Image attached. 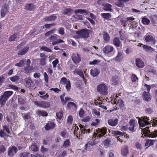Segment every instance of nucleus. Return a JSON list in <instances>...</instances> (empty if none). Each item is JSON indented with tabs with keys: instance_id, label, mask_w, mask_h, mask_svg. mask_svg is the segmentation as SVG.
Listing matches in <instances>:
<instances>
[{
	"instance_id": "3",
	"label": "nucleus",
	"mask_w": 157,
	"mask_h": 157,
	"mask_svg": "<svg viewBox=\"0 0 157 157\" xmlns=\"http://www.w3.org/2000/svg\"><path fill=\"white\" fill-rule=\"evenodd\" d=\"M90 30L88 29H82L80 30L77 31L76 34L80 36L82 38H86L90 37Z\"/></svg>"
},
{
	"instance_id": "26",
	"label": "nucleus",
	"mask_w": 157,
	"mask_h": 157,
	"mask_svg": "<svg viewBox=\"0 0 157 157\" xmlns=\"http://www.w3.org/2000/svg\"><path fill=\"white\" fill-rule=\"evenodd\" d=\"M57 18V17L55 15H52L49 16H46L44 19L43 20L45 21H52L55 20Z\"/></svg>"
},
{
	"instance_id": "25",
	"label": "nucleus",
	"mask_w": 157,
	"mask_h": 157,
	"mask_svg": "<svg viewBox=\"0 0 157 157\" xmlns=\"http://www.w3.org/2000/svg\"><path fill=\"white\" fill-rule=\"evenodd\" d=\"M73 12V10L71 8L64 9L62 12V13L64 15L67 14L68 15H71Z\"/></svg>"
},
{
	"instance_id": "21",
	"label": "nucleus",
	"mask_w": 157,
	"mask_h": 157,
	"mask_svg": "<svg viewBox=\"0 0 157 157\" xmlns=\"http://www.w3.org/2000/svg\"><path fill=\"white\" fill-rule=\"evenodd\" d=\"M143 97L144 100L147 101H149L151 100V95L148 92H144Z\"/></svg>"
},
{
	"instance_id": "56",
	"label": "nucleus",
	"mask_w": 157,
	"mask_h": 157,
	"mask_svg": "<svg viewBox=\"0 0 157 157\" xmlns=\"http://www.w3.org/2000/svg\"><path fill=\"white\" fill-rule=\"evenodd\" d=\"M67 81H68L66 78L63 77L60 81V83L63 84L65 85L67 82Z\"/></svg>"
},
{
	"instance_id": "43",
	"label": "nucleus",
	"mask_w": 157,
	"mask_h": 157,
	"mask_svg": "<svg viewBox=\"0 0 157 157\" xmlns=\"http://www.w3.org/2000/svg\"><path fill=\"white\" fill-rule=\"evenodd\" d=\"M70 140L67 139L64 142L62 146L65 148H67L70 145Z\"/></svg>"
},
{
	"instance_id": "16",
	"label": "nucleus",
	"mask_w": 157,
	"mask_h": 157,
	"mask_svg": "<svg viewBox=\"0 0 157 157\" xmlns=\"http://www.w3.org/2000/svg\"><path fill=\"white\" fill-rule=\"evenodd\" d=\"M135 63L136 66L139 68H141L144 66V62L140 58L136 59Z\"/></svg>"
},
{
	"instance_id": "9",
	"label": "nucleus",
	"mask_w": 157,
	"mask_h": 157,
	"mask_svg": "<svg viewBox=\"0 0 157 157\" xmlns=\"http://www.w3.org/2000/svg\"><path fill=\"white\" fill-rule=\"evenodd\" d=\"M49 40L51 42H52V45H55L59 43H64L63 40L60 39H57L56 36L53 35L51 36L49 38Z\"/></svg>"
},
{
	"instance_id": "53",
	"label": "nucleus",
	"mask_w": 157,
	"mask_h": 157,
	"mask_svg": "<svg viewBox=\"0 0 157 157\" xmlns=\"http://www.w3.org/2000/svg\"><path fill=\"white\" fill-rule=\"evenodd\" d=\"M110 141L109 139H107L104 141V145L105 147H108L110 144Z\"/></svg>"
},
{
	"instance_id": "57",
	"label": "nucleus",
	"mask_w": 157,
	"mask_h": 157,
	"mask_svg": "<svg viewBox=\"0 0 157 157\" xmlns=\"http://www.w3.org/2000/svg\"><path fill=\"white\" fill-rule=\"evenodd\" d=\"M24 63L23 60H21L19 63H16L15 65L19 67H22L24 65Z\"/></svg>"
},
{
	"instance_id": "41",
	"label": "nucleus",
	"mask_w": 157,
	"mask_h": 157,
	"mask_svg": "<svg viewBox=\"0 0 157 157\" xmlns=\"http://www.w3.org/2000/svg\"><path fill=\"white\" fill-rule=\"evenodd\" d=\"M17 34H14L11 35L9 38L8 40L9 41H15L17 37Z\"/></svg>"
},
{
	"instance_id": "36",
	"label": "nucleus",
	"mask_w": 157,
	"mask_h": 157,
	"mask_svg": "<svg viewBox=\"0 0 157 157\" xmlns=\"http://www.w3.org/2000/svg\"><path fill=\"white\" fill-rule=\"evenodd\" d=\"M101 16L104 19L109 20L111 18V15L109 13H102L101 14Z\"/></svg>"
},
{
	"instance_id": "54",
	"label": "nucleus",
	"mask_w": 157,
	"mask_h": 157,
	"mask_svg": "<svg viewBox=\"0 0 157 157\" xmlns=\"http://www.w3.org/2000/svg\"><path fill=\"white\" fill-rule=\"evenodd\" d=\"M131 79L132 82H135L138 79L137 77L134 74H132L131 76Z\"/></svg>"
},
{
	"instance_id": "50",
	"label": "nucleus",
	"mask_w": 157,
	"mask_h": 157,
	"mask_svg": "<svg viewBox=\"0 0 157 157\" xmlns=\"http://www.w3.org/2000/svg\"><path fill=\"white\" fill-rule=\"evenodd\" d=\"M66 88L67 91H70L71 89V85L70 81L68 80L66 84Z\"/></svg>"
},
{
	"instance_id": "29",
	"label": "nucleus",
	"mask_w": 157,
	"mask_h": 157,
	"mask_svg": "<svg viewBox=\"0 0 157 157\" xmlns=\"http://www.w3.org/2000/svg\"><path fill=\"white\" fill-rule=\"evenodd\" d=\"M102 5L104 6L103 8L104 10L107 11H112V10L111 8L112 6L110 4L106 3Z\"/></svg>"
},
{
	"instance_id": "20",
	"label": "nucleus",
	"mask_w": 157,
	"mask_h": 157,
	"mask_svg": "<svg viewBox=\"0 0 157 157\" xmlns=\"http://www.w3.org/2000/svg\"><path fill=\"white\" fill-rule=\"evenodd\" d=\"M122 155L126 157L127 156L128 153V147L127 146H123L121 151Z\"/></svg>"
},
{
	"instance_id": "46",
	"label": "nucleus",
	"mask_w": 157,
	"mask_h": 157,
	"mask_svg": "<svg viewBox=\"0 0 157 157\" xmlns=\"http://www.w3.org/2000/svg\"><path fill=\"white\" fill-rule=\"evenodd\" d=\"M44 78L45 82H46L45 84H46V83L47 84L46 85V86L48 87V83L49 77L47 74L46 72H45L44 73Z\"/></svg>"
},
{
	"instance_id": "28",
	"label": "nucleus",
	"mask_w": 157,
	"mask_h": 157,
	"mask_svg": "<svg viewBox=\"0 0 157 157\" xmlns=\"http://www.w3.org/2000/svg\"><path fill=\"white\" fill-rule=\"evenodd\" d=\"M155 143V140H146L145 146L146 147V149L148 148L150 146L152 145Z\"/></svg>"
},
{
	"instance_id": "61",
	"label": "nucleus",
	"mask_w": 157,
	"mask_h": 157,
	"mask_svg": "<svg viewBox=\"0 0 157 157\" xmlns=\"http://www.w3.org/2000/svg\"><path fill=\"white\" fill-rule=\"evenodd\" d=\"M41 49L42 50H44L47 52H52V50L47 47L42 46L41 47Z\"/></svg>"
},
{
	"instance_id": "5",
	"label": "nucleus",
	"mask_w": 157,
	"mask_h": 157,
	"mask_svg": "<svg viewBox=\"0 0 157 157\" xmlns=\"http://www.w3.org/2000/svg\"><path fill=\"white\" fill-rule=\"evenodd\" d=\"M129 126L128 128L129 130L132 132H135L138 127V124L135 120L131 119L129 122Z\"/></svg>"
},
{
	"instance_id": "42",
	"label": "nucleus",
	"mask_w": 157,
	"mask_h": 157,
	"mask_svg": "<svg viewBox=\"0 0 157 157\" xmlns=\"http://www.w3.org/2000/svg\"><path fill=\"white\" fill-rule=\"evenodd\" d=\"M117 105H119L120 108H123L124 107V105L123 101L122 99H120L119 100H118L117 101Z\"/></svg>"
},
{
	"instance_id": "35",
	"label": "nucleus",
	"mask_w": 157,
	"mask_h": 157,
	"mask_svg": "<svg viewBox=\"0 0 157 157\" xmlns=\"http://www.w3.org/2000/svg\"><path fill=\"white\" fill-rule=\"evenodd\" d=\"M67 107L68 108H70L71 107H74L75 109H76L77 108V105L74 102H69L67 105Z\"/></svg>"
},
{
	"instance_id": "51",
	"label": "nucleus",
	"mask_w": 157,
	"mask_h": 157,
	"mask_svg": "<svg viewBox=\"0 0 157 157\" xmlns=\"http://www.w3.org/2000/svg\"><path fill=\"white\" fill-rule=\"evenodd\" d=\"M22 116L24 119L26 120V119H29L30 118V116L29 114L27 113V114L22 113Z\"/></svg>"
},
{
	"instance_id": "22",
	"label": "nucleus",
	"mask_w": 157,
	"mask_h": 157,
	"mask_svg": "<svg viewBox=\"0 0 157 157\" xmlns=\"http://www.w3.org/2000/svg\"><path fill=\"white\" fill-rule=\"evenodd\" d=\"M79 127L80 128V130L81 131V135H82L85 134L86 132V133H89L90 132V129H86L85 127L83 125H82L80 124V125H79Z\"/></svg>"
},
{
	"instance_id": "60",
	"label": "nucleus",
	"mask_w": 157,
	"mask_h": 157,
	"mask_svg": "<svg viewBox=\"0 0 157 157\" xmlns=\"http://www.w3.org/2000/svg\"><path fill=\"white\" fill-rule=\"evenodd\" d=\"M6 150V148L5 146L3 145H0V154L3 153Z\"/></svg>"
},
{
	"instance_id": "1",
	"label": "nucleus",
	"mask_w": 157,
	"mask_h": 157,
	"mask_svg": "<svg viewBox=\"0 0 157 157\" xmlns=\"http://www.w3.org/2000/svg\"><path fill=\"white\" fill-rule=\"evenodd\" d=\"M139 125L142 127H144L145 125H149L148 127H146V130L149 133L148 137L152 138L157 137V130H155L153 132H151L150 130L149 129L150 127H151V124L148 117L146 116L142 117L139 120Z\"/></svg>"
},
{
	"instance_id": "32",
	"label": "nucleus",
	"mask_w": 157,
	"mask_h": 157,
	"mask_svg": "<svg viewBox=\"0 0 157 157\" xmlns=\"http://www.w3.org/2000/svg\"><path fill=\"white\" fill-rule=\"evenodd\" d=\"M13 93V92L12 91H6L4 92L3 94L8 99Z\"/></svg>"
},
{
	"instance_id": "37",
	"label": "nucleus",
	"mask_w": 157,
	"mask_h": 157,
	"mask_svg": "<svg viewBox=\"0 0 157 157\" xmlns=\"http://www.w3.org/2000/svg\"><path fill=\"white\" fill-rule=\"evenodd\" d=\"M37 113L38 115L46 117L48 115L46 111H42L40 110H38L37 111Z\"/></svg>"
},
{
	"instance_id": "8",
	"label": "nucleus",
	"mask_w": 157,
	"mask_h": 157,
	"mask_svg": "<svg viewBox=\"0 0 157 157\" xmlns=\"http://www.w3.org/2000/svg\"><path fill=\"white\" fill-rule=\"evenodd\" d=\"M34 103V105L44 109L48 108L50 106V103L48 101H42L39 103L38 101H36Z\"/></svg>"
},
{
	"instance_id": "64",
	"label": "nucleus",
	"mask_w": 157,
	"mask_h": 157,
	"mask_svg": "<svg viewBox=\"0 0 157 157\" xmlns=\"http://www.w3.org/2000/svg\"><path fill=\"white\" fill-rule=\"evenodd\" d=\"M84 114V110L81 108L79 111V115L81 117H83Z\"/></svg>"
},
{
	"instance_id": "15",
	"label": "nucleus",
	"mask_w": 157,
	"mask_h": 157,
	"mask_svg": "<svg viewBox=\"0 0 157 157\" xmlns=\"http://www.w3.org/2000/svg\"><path fill=\"white\" fill-rule=\"evenodd\" d=\"M114 49V48L113 46L110 45H107L103 48V51L104 53L108 54L113 52Z\"/></svg>"
},
{
	"instance_id": "10",
	"label": "nucleus",
	"mask_w": 157,
	"mask_h": 157,
	"mask_svg": "<svg viewBox=\"0 0 157 157\" xmlns=\"http://www.w3.org/2000/svg\"><path fill=\"white\" fill-rule=\"evenodd\" d=\"M26 86L27 87L32 89H34L36 88L35 86V83L32 81L30 77H28L25 79Z\"/></svg>"
},
{
	"instance_id": "38",
	"label": "nucleus",
	"mask_w": 157,
	"mask_h": 157,
	"mask_svg": "<svg viewBox=\"0 0 157 157\" xmlns=\"http://www.w3.org/2000/svg\"><path fill=\"white\" fill-rule=\"evenodd\" d=\"M75 13H85L86 14H88V12L86 10L84 9H79L75 10Z\"/></svg>"
},
{
	"instance_id": "49",
	"label": "nucleus",
	"mask_w": 157,
	"mask_h": 157,
	"mask_svg": "<svg viewBox=\"0 0 157 157\" xmlns=\"http://www.w3.org/2000/svg\"><path fill=\"white\" fill-rule=\"evenodd\" d=\"M112 133L115 135H119L121 136H123L124 134V132L123 133L119 131H114L112 132Z\"/></svg>"
},
{
	"instance_id": "19",
	"label": "nucleus",
	"mask_w": 157,
	"mask_h": 157,
	"mask_svg": "<svg viewBox=\"0 0 157 157\" xmlns=\"http://www.w3.org/2000/svg\"><path fill=\"white\" fill-rule=\"evenodd\" d=\"M100 70L97 68H94L90 70V74L92 76L95 77L98 75Z\"/></svg>"
},
{
	"instance_id": "48",
	"label": "nucleus",
	"mask_w": 157,
	"mask_h": 157,
	"mask_svg": "<svg viewBox=\"0 0 157 157\" xmlns=\"http://www.w3.org/2000/svg\"><path fill=\"white\" fill-rule=\"evenodd\" d=\"M19 79V77L18 75H15L10 78V80L13 82H15L18 81Z\"/></svg>"
},
{
	"instance_id": "27",
	"label": "nucleus",
	"mask_w": 157,
	"mask_h": 157,
	"mask_svg": "<svg viewBox=\"0 0 157 157\" xmlns=\"http://www.w3.org/2000/svg\"><path fill=\"white\" fill-rule=\"evenodd\" d=\"M26 10L29 11H32L36 8V6L33 3H28L25 6Z\"/></svg>"
},
{
	"instance_id": "62",
	"label": "nucleus",
	"mask_w": 157,
	"mask_h": 157,
	"mask_svg": "<svg viewBox=\"0 0 157 157\" xmlns=\"http://www.w3.org/2000/svg\"><path fill=\"white\" fill-rule=\"evenodd\" d=\"M93 114H95L98 116L100 115V113L99 111H98L95 109H94L92 110Z\"/></svg>"
},
{
	"instance_id": "59",
	"label": "nucleus",
	"mask_w": 157,
	"mask_h": 157,
	"mask_svg": "<svg viewBox=\"0 0 157 157\" xmlns=\"http://www.w3.org/2000/svg\"><path fill=\"white\" fill-rule=\"evenodd\" d=\"M54 30V29H52L47 32L45 34V36L46 37L49 36L53 33Z\"/></svg>"
},
{
	"instance_id": "31",
	"label": "nucleus",
	"mask_w": 157,
	"mask_h": 157,
	"mask_svg": "<svg viewBox=\"0 0 157 157\" xmlns=\"http://www.w3.org/2000/svg\"><path fill=\"white\" fill-rule=\"evenodd\" d=\"M103 39L105 42H109L110 39V37L107 32L105 31L103 32Z\"/></svg>"
},
{
	"instance_id": "47",
	"label": "nucleus",
	"mask_w": 157,
	"mask_h": 157,
	"mask_svg": "<svg viewBox=\"0 0 157 157\" xmlns=\"http://www.w3.org/2000/svg\"><path fill=\"white\" fill-rule=\"evenodd\" d=\"M73 121L72 117L71 115H69L67 118V123L69 125H71L72 124Z\"/></svg>"
},
{
	"instance_id": "18",
	"label": "nucleus",
	"mask_w": 157,
	"mask_h": 157,
	"mask_svg": "<svg viewBox=\"0 0 157 157\" xmlns=\"http://www.w3.org/2000/svg\"><path fill=\"white\" fill-rule=\"evenodd\" d=\"M118 123V119L117 118L115 119L111 118L108 120V123L112 126H115L117 125Z\"/></svg>"
},
{
	"instance_id": "55",
	"label": "nucleus",
	"mask_w": 157,
	"mask_h": 157,
	"mask_svg": "<svg viewBox=\"0 0 157 157\" xmlns=\"http://www.w3.org/2000/svg\"><path fill=\"white\" fill-rule=\"evenodd\" d=\"M56 25L55 23L46 24L44 25V27L46 29L50 28L52 26H54Z\"/></svg>"
},
{
	"instance_id": "39",
	"label": "nucleus",
	"mask_w": 157,
	"mask_h": 157,
	"mask_svg": "<svg viewBox=\"0 0 157 157\" xmlns=\"http://www.w3.org/2000/svg\"><path fill=\"white\" fill-rule=\"evenodd\" d=\"M30 153L29 152H23L21 153L19 155L20 157H29Z\"/></svg>"
},
{
	"instance_id": "33",
	"label": "nucleus",
	"mask_w": 157,
	"mask_h": 157,
	"mask_svg": "<svg viewBox=\"0 0 157 157\" xmlns=\"http://www.w3.org/2000/svg\"><path fill=\"white\" fill-rule=\"evenodd\" d=\"M123 58L122 52H118L117 56L115 57V60L117 61H120Z\"/></svg>"
},
{
	"instance_id": "63",
	"label": "nucleus",
	"mask_w": 157,
	"mask_h": 157,
	"mask_svg": "<svg viewBox=\"0 0 157 157\" xmlns=\"http://www.w3.org/2000/svg\"><path fill=\"white\" fill-rule=\"evenodd\" d=\"M77 74L79 75L84 80L85 79L84 75L83 72L81 71H78L76 72Z\"/></svg>"
},
{
	"instance_id": "13",
	"label": "nucleus",
	"mask_w": 157,
	"mask_h": 157,
	"mask_svg": "<svg viewBox=\"0 0 157 157\" xmlns=\"http://www.w3.org/2000/svg\"><path fill=\"white\" fill-rule=\"evenodd\" d=\"M9 5L6 4L3 6L1 10L0 13L2 17H4L5 15L8 13L9 12Z\"/></svg>"
},
{
	"instance_id": "14",
	"label": "nucleus",
	"mask_w": 157,
	"mask_h": 157,
	"mask_svg": "<svg viewBox=\"0 0 157 157\" xmlns=\"http://www.w3.org/2000/svg\"><path fill=\"white\" fill-rule=\"evenodd\" d=\"M113 42V44L117 49H118L119 47L121 48L122 47V43L118 37H114Z\"/></svg>"
},
{
	"instance_id": "44",
	"label": "nucleus",
	"mask_w": 157,
	"mask_h": 157,
	"mask_svg": "<svg viewBox=\"0 0 157 157\" xmlns=\"http://www.w3.org/2000/svg\"><path fill=\"white\" fill-rule=\"evenodd\" d=\"M112 80L113 82V85H116L117 84L118 82V77L117 76H113L112 78Z\"/></svg>"
},
{
	"instance_id": "34",
	"label": "nucleus",
	"mask_w": 157,
	"mask_h": 157,
	"mask_svg": "<svg viewBox=\"0 0 157 157\" xmlns=\"http://www.w3.org/2000/svg\"><path fill=\"white\" fill-rule=\"evenodd\" d=\"M97 143L95 142V140H94L88 142L85 145V148H87L88 147H90V146H94Z\"/></svg>"
},
{
	"instance_id": "11",
	"label": "nucleus",
	"mask_w": 157,
	"mask_h": 157,
	"mask_svg": "<svg viewBox=\"0 0 157 157\" xmlns=\"http://www.w3.org/2000/svg\"><path fill=\"white\" fill-rule=\"evenodd\" d=\"M107 129L105 127H103L101 128H98L96 130V132L97 133V137L100 138L105 135L107 132Z\"/></svg>"
},
{
	"instance_id": "2",
	"label": "nucleus",
	"mask_w": 157,
	"mask_h": 157,
	"mask_svg": "<svg viewBox=\"0 0 157 157\" xmlns=\"http://www.w3.org/2000/svg\"><path fill=\"white\" fill-rule=\"evenodd\" d=\"M3 129H0V137L4 138V140L6 139V138L8 137L7 134L10 133V132L8 126L6 125L2 126Z\"/></svg>"
},
{
	"instance_id": "24",
	"label": "nucleus",
	"mask_w": 157,
	"mask_h": 157,
	"mask_svg": "<svg viewBox=\"0 0 157 157\" xmlns=\"http://www.w3.org/2000/svg\"><path fill=\"white\" fill-rule=\"evenodd\" d=\"M26 98L22 97L21 95H18L17 97L18 103V104L23 105L25 103V99Z\"/></svg>"
},
{
	"instance_id": "40",
	"label": "nucleus",
	"mask_w": 157,
	"mask_h": 157,
	"mask_svg": "<svg viewBox=\"0 0 157 157\" xmlns=\"http://www.w3.org/2000/svg\"><path fill=\"white\" fill-rule=\"evenodd\" d=\"M142 23L145 25H148L150 22V20L148 18L144 17L142 20Z\"/></svg>"
},
{
	"instance_id": "30",
	"label": "nucleus",
	"mask_w": 157,
	"mask_h": 157,
	"mask_svg": "<svg viewBox=\"0 0 157 157\" xmlns=\"http://www.w3.org/2000/svg\"><path fill=\"white\" fill-rule=\"evenodd\" d=\"M8 99L3 94L0 97V104L2 105H5Z\"/></svg>"
},
{
	"instance_id": "6",
	"label": "nucleus",
	"mask_w": 157,
	"mask_h": 157,
	"mask_svg": "<svg viewBox=\"0 0 157 157\" xmlns=\"http://www.w3.org/2000/svg\"><path fill=\"white\" fill-rule=\"evenodd\" d=\"M18 151L17 148L15 146L10 147L8 150L7 154L9 157H13Z\"/></svg>"
},
{
	"instance_id": "52",
	"label": "nucleus",
	"mask_w": 157,
	"mask_h": 157,
	"mask_svg": "<svg viewBox=\"0 0 157 157\" xmlns=\"http://www.w3.org/2000/svg\"><path fill=\"white\" fill-rule=\"evenodd\" d=\"M63 113L62 111H60L56 113V116L59 119H61L63 116Z\"/></svg>"
},
{
	"instance_id": "23",
	"label": "nucleus",
	"mask_w": 157,
	"mask_h": 157,
	"mask_svg": "<svg viewBox=\"0 0 157 157\" xmlns=\"http://www.w3.org/2000/svg\"><path fill=\"white\" fill-rule=\"evenodd\" d=\"M144 37L145 41L147 42H151L153 44L155 43V40L152 36L146 35Z\"/></svg>"
},
{
	"instance_id": "45",
	"label": "nucleus",
	"mask_w": 157,
	"mask_h": 157,
	"mask_svg": "<svg viewBox=\"0 0 157 157\" xmlns=\"http://www.w3.org/2000/svg\"><path fill=\"white\" fill-rule=\"evenodd\" d=\"M31 149L34 151H38V148L36 144H32L30 147Z\"/></svg>"
},
{
	"instance_id": "4",
	"label": "nucleus",
	"mask_w": 157,
	"mask_h": 157,
	"mask_svg": "<svg viewBox=\"0 0 157 157\" xmlns=\"http://www.w3.org/2000/svg\"><path fill=\"white\" fill-rule=\"evenodd\" d=\"M108 88L104 84H99L97 87V90L102 95H105L108 94Z\"/></svg>"
},
{
	"instance_id": "12",
	"label": "nucleus",
	"mask_w": 157,
	"mask_h": 157,
	"mask_svg": "<svg viewBox=\"0 0 157 157\" xmlns=\"http://www.w3.org/2000/svg\"><path fill=\"white\" fill-rule=\"evenodd\" d=\"M56 124L52 121H48L44 126L45 130L49 131L54 129L56 127Z\"/></svg>"
},
{
	"instance_id": "17",
	"label": "nucleus",
	"mask_w": 157,
	"mask_h": 157,
	"mask_svg": "<svg viewBox=\"0 0 157 157\" xmlns=\"http://www.w3.org/2000/svg\"><path fill=\"white\" fill-rule=\"evenodd\" d=\"M29 50V47L26 46L18 51L17 52V54L19 56L24 55L27 53Z\"/></svg>"
},
{
	"instance_id": "7",
	"label": "nucleus",
	"mask_w": 157,
	"mask_h": 157,
	"mask_svg": "<svg viewBox=\"0 0 157 157\" xmlns=\"http://www.w3.org/2000/svg\"><path fill=\"white\" fill-rule=\"evenodd\" d=\"M71 58L75 64H78L81 60V56L78 53H72Z\"/></svg>"
},
{
	"instance_id": "58",
	"label": "nucleus",
	"mask_w": 157,
	"mask_h": 157,
	"mask_svg": "<svg viewBox=\"0 0 157 157\" xmlns=\"http://www.w3.org/2000/svg\"><path fill=\"white\" fill-rule=\"evenodd\" d=\"M46 57H44L40 59V63L42 66H44L46 64Z\"/></svg>"
}]
</instances>
